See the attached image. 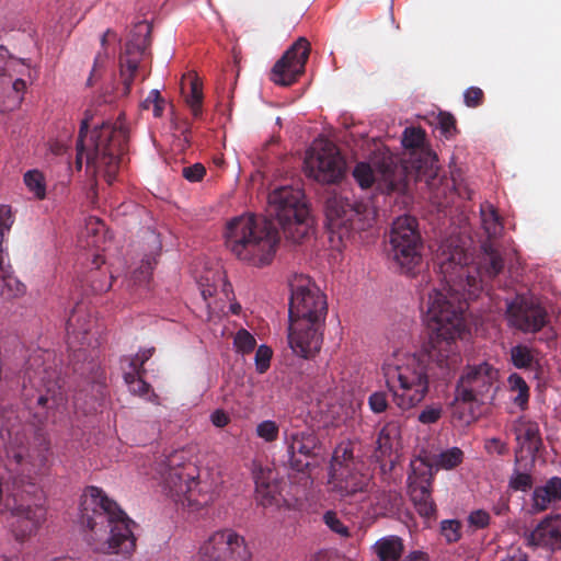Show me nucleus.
Returning <instances> with one entry per match:
<instances>
[{"label": "nucleus", "mask_w": 561, "mask_h": 561, "mask_svg": "<svg viewBox=\"0 0 561 561\" xmlns=\"http://www.w3.org/2000/svg\"><path fill=\"white\" fill-rule=\"evenodd\" d=\"M463 101L468 107H478L483 104L484 93L478 87H470L463 93Z\"/></svg>", "instance_id": "obj_52"}, {"label": "nucleus", "mask_w": 561, "mask_h": 561, "mask_svg": "<svg viewBox=\"0 0 561 561\" xmlns=\"http://www.w3.org/2000/svg\"><path fill=\"white\" fill-rule=\"evenodd\" d=\"M463 460V451L458 447H451L442 451L436 460V466L446 470L454 469Z\"/></svg>", "instance_id": "obj_40"}, {"label": "nucleus", "mask_w": 561, "mask_h": 561, "mask_svg": "<svg viewBox=\"0 0 561 561\" xmlns=\"http://www.w3.org/2000/svg\"><path fill=\"white\" fill-rule=\"evenodd\" d=\"M284 445L288 467L300 473L309 471L311 460L318 456L320 442L310 428L284 431Z\"/></svg>", "instance_id": "obj_16"}, {"label": "nucleus", "mask_w": 561, "mask_h": 561, "mask_svg": "<svg viewBox=\"0 0 561 561\" xmlns=\"http://www.w3.org/2000/svg\"><path fill=\"white\" fill-rule=\"evenodd\" d=\"M440 534L448 542H456L461 538V524L456 519H445L440 523Z\"/></svg>", "instance_id": "obj_49"}, {"label": "nucleus", "mask_w": 561, "mask_h": 561, "mask_svg": "<svg viewBox=\"0 0 561 561\" xmlns=\"http://www.w3.org/2000/svg\"><path fill=\"white\" fill-rule=\"evenodd\" d=\"M272 354L273 352L268 346H259L255 353V367L257 373L264 374L270 368Z\"/></svg>", "instance_id": "obj_51"}, {"label": "nucleus", "mask_w": 561, "mask_h": 561, "mask_svg": "<svg viewBox=\"0 0 561 561\" xmlns=\"http://www.w3.org/2000/svg\"><path fill=\"white\" fill-rule=\"evenodd\" d=\"M268 214L276 219L284 236L295 243L301 242L313 225L305 194L298 187L280 186L271 192Z\"/></svg>", "instance_id": "obj_9"}, {"label": "nucleus", "mask_w": 561, "mask_h": 561, "mask_svg": "<svg viewBox=\"0 0 561 561\" xmlns=\"http://www.w3.org/2000/svg\"><path fill=\"white\" fill-rule=\"evenodd\" d=\"M210 421L216 427L222 428L230 423V416L226 411L217 409L211 413Z\"/></svg>", "instance_id": "obj_59"}, {"label": "nucleus", "mask_w": 561, "mask_h": 561, "mask_svg": "<svg viewBox=\"0 0 561 561\" xmlns=\"http://www.w3.org/2000/svg\"><path fill=\"white\" fill-rule=\"evenodd\" d=\"M111 287V283L110 282H96V280H92V284H91V290L95 294H100V293H103V291H107Z\"/></svg>", "instance_id": "obj_62"}, {"label": "nucleus", "mask_w": 561, "mask_h": 561, "mask_svg": "<svg viewBox=\"0 0 561 561\" xmlns=\"http://www.w3.org/2000/svg\"><path fill=\"white\" fill-rule=\"evenodd\" d=\"M381 179L385 183L387 193L404 194L409 186L407 167L396 161H377Z\"/></svg>", "instance_id": "obj_25"}, {"label": "nucleus", "mask_w": 561, "mask_h": 561, "mask_svg": "<svg viewBox=\"0 0 561 561\" xmlns=\"http://www.w3.org/2000/svg\"><path fill=\"white\" fill-rule=\"evenodd\" d=\"M484 447L489 454H497L502 456L508 453L507 444L495 437L486 439Z\"/></svg>", "instance_id": "obj_58"}, {"label": "nucleus", "mask_w": 561, "mask_h": 561, "mask_svg": "<svg viewBox=\"0 0 561 561\" xmlns=\"http://www.w3.org/2000/svg\"><path fill=\"white\" fill-rule=\"evenodd\" d=\"M157 264V257L154 255H146L138 268L131 274V282L136 286L149 285L152 276V271Z\"/></svg>", "instance_id": "obj_35"}, {"label": "nucleus", "mask_w": 561, "mask_h": 561, "mask_svg": "<svg viewBox=\"0 0 561 561\" xmlns=\"http://www.w3.org/2000/svg\"><path fill=\"white\" fill-rule=\"evenodd\" d=\"M325 215L331 233L342 242L353 239L355 233L371 227L375 219L374 210L368 203L341 195L328 198Z\"/></svg>", "instance_id": "obj_10"}, {"label": "nucleus", "mask_w": 561, "mask_h": 561, "mask_svg": "<svg viewBox=\"0 0 561 561\" xmlns=\"http://www.w3.org/2000/svg\"><path fill=\"white\" fill-rule=\"evenodd\" d=\"M306 172L316 181L331 184L343 178L345 163L331 141L316 144L305 159Z\"/></svg>", "instance_id": "obj_14"}, {"label": "nucleus", "mask_w": 561, "mask_h": 561, "mask_svg": "<svg viewBox=\"0 0 561 561\" xmlns=\"http://www.w3.org/2000/svg\"><path fill=\"white\" fill-rule=\"evenodd\" d=\"M150 33L151 27L148 23H139L136 25L126 42L124 54L119 57L124 95H127L130 92L141 57L151 44Z\"/></svg>", "instance_id": "obj_17"}, {"label": "nucleus", "mask_w": 561, "mask_h": 561, "mask_svg": "<svg viewBox=\"0 0 561 561\" xmlns=\"http://www.w3.org/2000/svg\"><path fill=\"white\" fill-rule=\"evenodd\" d=\"M512 364L518 369H529L534 364V355L526 345H516L511 348L510 352Z\"/></svg>", "instance_id": "obj_38"}, {"label": "nucleus", "mask_w": 561, "mask_h": 561, "mask_svg": "<svg viewBox=\"0 0 561 561\" xmlns=\"http://www.w3.org/2000/svg\"><path fill=\"white\" fill-rule=\"evenodd\" d=\"M399 427L393 423L385 425L378 433L374 457L380 462L382 469H385L388 463L390 468L393 467L397 458L394 454L399 445Z\"/></svg>", "instance_id": "obj_23"}, {"label": "nucleus", "mask_w": 561, "mask_h": 561, "mask_svg": "<svg viewBox=\"0 0 561 561\" xmlns=\"http://www.w3.org/2000/svg\"><path fill=\"white\" fill-rule=\"evenodd\" d=\"M422 238L417 221L410 216L397 218L389 233V255L401 273L412 274L422 261Z\"/></svg>", "instance_id": "obj_12"}, {"label": "nucleus", "mask_w": 561, "mask_h": 561, "mask_svg": "<svg viewBox=\"0 0 561 561\" xmlns=\"http://www.w3.org/2000/svg\"><path fill=\"white\" fill-rule=\"evenodd\" d=\"M154 348H147L142 350L138 354H136L133 358L129 360V368L134 371L145 370L144 365L145 363L153 355Z\"/></svg>", "instance_id": "obj_56"}, {"label": "nucleus", "mask_w": 561, "mask_h": 561, "mask_svg": "<svg viewBox=\"0 0 561 561\" xmlns=\"http://www.w3.org/2000/svg\"><path fill=\"white\" fill-rule=\"evenodd\" d=\"M206 174V169L202 163H195L193 165L184 167L182 169V175L190 182H199Z\"/></svg>", "instance_id": "obj_54"}, {"label": "nucleus", "mask_w": 561, "mask_h": 561, "mask_svg": "<svg viewBox=\"0 0 561 561\" xmlns=\"http://www.w3.org/2000/svg\"><path fill=\"white\" fill-rule=\"evenodd\" d=\"M371 504L376 505L380 513H392L401 505V496L397 491L378 490L370 497Z\"/></svg>", "instance_id": "obj_32"}, {"label": "nucleus", "mask_w": 561, "mask_h": 561, "mask_svg": "<svg viewBox=\"0 0 561 561\" xmlns=\"http://www.w3.org/2000/svg\"><path fill=\"white\" fill-rule=\"evenodd\" d=\"M233 344L237 352L249 354L255 348L256 340L248 330L240 329L234 335Z\"/></svg>", "instance_id": "obj_45"}, {"label": "nucleus", "mask_w": 561, "mask_h": 561, "mask_svg": "<svg viewBox=\"0 0 561 561\" xmlns=\"http://www.w3.org/2000/svg\"><path fill=\"white\" fill-rule=\"evenodd\" d=\"M146 370H137L126 371L124 374V380L128 386V389L131 393L137 394L139 397H146L150 393L151 386L146 382L142 378Z\"/></svg>", "instance_id": "obj_36"}, {"label": "nucleus", "mask_w": 561, "mask_h": 561, "mask_svg": "<svg viewBox=\"0 0 561 561\" xmlns=\"http://www.w3.org/2000/svg\"><path fill=\"white\" fill-rule=\"evenodd\" d=\"M46 519L43 505H19L12 511L11 528L16 540L23 541L35 534Z\"/></svg>", "instance_id": "obj_21"}, {"label": "nucleus", "mask_w": 561, "mask_h": 561, "mask_svg": "<svg viewBox=\"0 0 561 561\" xmlns=\"http://www.w3.org/2000/svg\"><path fill=\"white\" fill-rule=\"evenodd\" d=\"M225 239L238 260L261 267L272 262L280 237L273 221L242 215L227 222Z\"/></svg>", "instance_id": "obj_7"}, {"label": "nucleus", "mask_w": 561, "mask_h": 561, "mask_svg": "<svg viewBox=\"0 0 561 561\" xmlns=\"http://www.w3.org/2000/svg\"><path fill=\"white\" fill-rule=\"evenodd\" d=\"M438 127L446 138H450L457 134L456 118L447 112H440L437 116Z\"/></svg>", "instance_id": "obj_50"}, {"label": "nucleus", "mask_w": 561, "mask_h": 561, "mask_svg": "<svg viewBox=\"0 0 561 561\" xmlns=\"http://www.w3.org/2000/svg\"><path fill=\"white\" fill-rule=\"evenodd\" d=\"M22 397L34 426L55 423L66 404L62 382L53 353L36 350L25 362Z\"/></svg>", "instance_id": "obj_4"}, {"label": "nucleus", "mask_w": 561, "mask_h": 561, "mask_svg": "<svg viewBox=\"0 0 561 561\" xmlns=\"http://www.w3.org/2000/svg\"><path fill=\"white\" fill-rule=\"evenodd\" d=\"M322 520L332 533L343 538L351 537L350 528L344 525L335 511L329 510L324 512Z\"/></svg>", "instance_id": "obj_42"}, {"label": "nucleus", "mask_w": 561, "mask_h": 561, "mask_svg": "<svg viewBox=\"0 0 561 561\" xmlns=\"http://www.w3.org/2000/svg\"><path fill=\"white\" fill-rule=\"evenodd\" d=\"M14 222V217L11 207L8 205H0V278L7 273L12 272L8 252L3 249L2 244L5 236L10 232Z\"/></svg>", "instance_id": "obj_28"}, {"label": "nucleus", "mask_w": 561, "mask_h": 561, "mask_svg": "<svg viewBox=\"0 0 561 561\" xmlns=\"http://www.w3.org/2000/svg\"><path fill=\"white\" fill-rule=\"evenodd\" d=\"M80 518L89 529L87 540L94 552L130 557L136 550V523L101 488L84 489Z\"/></svg>", "instance_id": "obj_2"}, {"label": "nucleus", "mask_w": 561, "mask_h": 561, "mask_svg": "<svg viewBox=\"0 0 561 561\" xmlns=\"http://www.w3.org/2000/svg\"><path fill=\"white\" fill-rule=\"evenodd\" d=\"M353 178L362 188H368L376 181V174L367 162H358L353 170Z\"/></svg>", "instance_id": "obj_41"}, {"label": "nucleus", "mask_w": 561, "mask_h": 561, "mask_svg": "<svg viewBox=\"0 0 561 561\" xmlns=\"http://www.w3.org/2000/svg\"><path fill=\"white\" fill-rule=\"evenodd\" d=\"M255 433L264 442L273 443L278 438L279 426L275 421L265 420L256 425Z\"/></svg>", "instance_id": "obj_46"}, {"label": "nucleus", "mask_w": 561, "mask_h": 561, "mask_svg": "<svg viewBox=\"0 0 561 561\" xmlns=\"http://www.w3.org/2000/svg\"><path fill=\"white\" fill-rule=\"evenodd\" d=\"M66 331L69 337L75 336L78 340L85 339L91 331V319L82 304L72 309L66 322Z\"/></svg>", "instance_id": "obj_27"}, {"label": "nucleus", "mask_w": 561, "mask_h": 561, "mask_svg": "<svg viewBox=\"0 0 561 561\" xmlns=\"http://www.w3.org/2000/svg\"><path fill=\"white\" fill-rule=\"evenodd\" d=\"M331 465H336V466H357L356 462L354 461V456H353V448L350 444H340L334 453H333V457H332V462Z\"/></svg>", "instance_id": "obj_48"}, {"label": "nucleus", "mask_w": 561, "mask_h": 561, "mask_svg": "<svg viewBox=\"0 0 561 561\" xmlns=\"http://www.w3.org/2000/svg\"><path fill=\"white\" fill-rule=\"evenodd\" d=\"M529 541L534 546L549 548L551 550L561 548V514L548 516L541 520L530 533Z\"/></svg>", "instance_id": "obj_24"}, {"label": "nucleus", "mask_w": 561, "mask_h": 561, "mask_svg": "<svg viewBox=\"0 0 561 561\" xmlns=\"http://www.w3.org/2000/svg\"><path fill=\"white\" fill-rule=\"evenodd\" d=\"M159 473L164 489L175 501H187L190 506H203L207 500L195 497V488L198 485L197 468L187 461L183 450H175L159 465Z\"/></svg>", "instance_id": "obj_11"}, {"label": "nucleus", "mask_w": 561, "mask_h": 561, "mask_svg": "<svg viewBox=\"0 0 561 561\" xmlns=\"http://www.w3.org/2000/svg\"><path fill=\"white\" fill-rule=\"evenodd\" d=\"M508 511H510V505H508L507 500L499 502L493 507L494 514L499 515V516L507 514Z\"/></svg>", "instance_id": "obj_63"}, {"label": "nucleus", "mask_w": 561, "mask_h": 561, "mask_svg": "<svg viewBox=\"0 0 561 561\" xmlns=\"http://www.w3.org/2000/svg\"><path fill=\"white\" fill-rule=\"evenodd\" d=\"M561 501V478L552 477L543 485L534 489L531 495V511L541 513Z\"/></svg>", "instance_id": "obj_26"}, {"label": "nucleus", "mask_w": 561, "mask_h": 561, "mask_svg": "<svg viewBox=\"0 0 561 561\" xmlns=\"http://www.w3.org/2000/svg\"><path fill=\"white\" fill-rule=\"evenodd\" d=\"M368 404L374 413H382L388 408L387 393L383 391H376L368 398Z\"/></svg>", "instance_id": "obj_53"}, {"label": "nucleus", "mask_w": 561, "mask_h": 561, "mask_svg": "<svg viewBox=\"0 0 561 561\" xmlns=\"http://www.w3.org/2000/svg\"><path fill=\"white\" fill-rule=\"evenodd\" d=\"M497 377V369L488 363L467 367L456 387L453 416L463 424L474 422L480 405L493 400Z\"/></svg>", "instance_id": "obj_8"}, {"label": "nucleus", "mask_w": 561, "mask_h": 561, "mask_svg": "<svg viewBox=\"0 0 561 561\" xmlns=\"http://www.w3.org/2000/svg\"><path fill=\"white\" fill-rule=\"evenodd\" d=\"M31 427L21 422L13 409L2 410L0 433L4 442V466L16 483L37 490L34 481L47 461L48 443L41 434H36V439L41 442L38 446L31 447Z\"/></svg>", "instance_id": "obj_6"}, {"label": "nucleus", "mask_w": 561, "mask_h": 561, "mask_svg": "<svg viewBox=\"0 0 561 561\" xmlns=\"http://www.w3.org/2000/svg\"><path fill=\"white\" fill-rule=\"evenodd\" d=\"M191 91L186 96V103L191 108V112L194 117H199L202 115V104H203V88L202 82L198 78H193L191 80Z\"/></svg>", "instance_id": "obj_39"}, {"label": "nucleus", "mask_w": 561, "mask_h": 561, "mask_svg": "<svg viewBox=\"0 0 561 561\" xmlns=\"http://www.w3.org/2000/svg\"><path fill=\"white\" fill-rule=\"evenodd\" d=\"M25 291V285L13 275V271L0 278V297L13 299L23 296Z\"/></svg>", "instance_id": "obj_33"}, {"label": "nucleus", "mask_w": 561, "mask_h": 561, "mask_svg": "<svg viewBox=\"0 0 561 561\" xmlns=\"http://www.w3.org/2000/svg\"><path fill=\"white\" fill-rule=\"evenodd\" d=\"M335 557V550L320 549L310 556L309 561H332Z\"/></svg>", "instance_id": "obj_60"}, {"label": "nucleus", "mask_w": 561, "mask_h": 561, "mask_svg": "<svg viewBox=\"0 0 561 561\" xmlns=\"http://www.w3.org/2000/svg\"><path fill=\"white\" fill-rule=\"evenodd\" d=\"M117 41V36L114 32H112L111 30H107L101 37V46H102V51H99L94 58V64H93V68H92V71H91V76L90 78L88 79V84L89 85H92V79L93 77L96 75V72L104 68L106 61L108 60L110 58V53L107 51V44L110 42H115Z\"/></svg>", "instance_id": "obj_37"}, {"label": "nucleus", "mask_w": 561, "mask_h": 561, "mask_svg": "<svg viewBox=\"0 0 561 561\" xmlns=\"http://www.w3.org/2000/svg\"><path fill=\"white\" fill-rule=\"evenodd\" d=\"M403 561H430V557L426 552L423 551H412L410 552Z\"/></svg>", "instance_id": "obj_61"}, {"label": "nucleus", "mask_w": 561, "mask_h": 561, "mask_svg": "<svg viewBox=\"0 0 561 561\" xmlns=\"http://www.w3.org/2000/svg\"><path fill=\"white\" fill-rule=\"evenodd\" d=\"M507 388L511 392L516 393V396L512 398L513 402L520 408V410H525L529 401V387L525 379L520 375L513 373L507 378Z\"/></svg>", "instance_id": "obj_31"}, {"label": "nucleus", "mask_w": 561, "mask_h": 561, "mask_svg": "<svg viewBox=\"0 0 561 561\" xmlns=\"http://www.w3.org/2000/svg\"><path fill=\"white\" fill-rule=\"evenodd\" d=\"M425 140V131L422 128H405L402 137V145L408 149L421 148Z\"/></svg>", "instance_id": "obj_47"}, {"label": "nucleus", "mask_w": 561, "mask_h": 561, "mask_svg": "<svg viewBox=\"0 0 561 561\" xmlns=\"http://www.w3.org/2000/svg\"><path fill=\"white\" fill-rule=\"evenodd\" d=\"M23 181L34 197L42 201L46 197V181L43 172L37 169L24 173Z\"/></svg>", "instance_id": "obj_34"}, {"label": "nucleus", "mask_w": 561, "mask_h": 561, "mask_svg": "<svg viewBox=\"0 0 561 561\" xmlns=\"http://www.w3.org/2000/svg\"><path fill=\"white\" fill-rule=\"evenodd\" d=\"M329 490L340 500L366 493L375 485L373 477L362 472L357 466H330Z\"/></svg>", "instance_id": "obj_18"}, {"label": "nucleus", "mask_w": 561, "mask_h": 561, "mask_svg": "<svg viewBox=\"0 0 561 561\" xmlns=\"http://www.w3.org/2000/svg\"><path fill=\"white\" fill-rule=\"evenodd\" d=\"M518 449L516 450V463L519 462L520 454L526 453L534 460L542 446L539 426L536 422L524 417L518 419L513 425Z\"/></svg>", "instance_id": "obj_22"}, {"label": "nucleus", "mask_w": 561, "mask_h": 561, "mask_svg": "<svg viewBox=\"0 0 561 561\" xmlns=\"http://www.w3.org/2000/svg\"><path fill=\"white\" fill-rule=\"evenodd\" d=\"M289 287V345L297 355L310 358L322 345L327 298L311 278L302 274L294 275Z\"/></svg>", "instance_id": "obj_3"}, {"label": "nucleus", "mask_w": 561, "mask_h": 561, "mask_svg": "<svg viewBox=\"0 0 561 561\" xmlns=\"http://www.w3.org/2000/svg\"><path fill=\"white\" fill-rule=\"evenodd\" d=\"M411 473L408 477L410 499L416 512L425 518L436 516V504L432 497L433 467L424 459L411 462Z\"/></svg>", "instance_id": "obj_15"}, {"label": "nucleus", "mask_w": 561, "mask_h": 561, "mask_svg": "<svg viewBox=\"0 0 561 561\" xmlns=\"http://www.w3.org/2000/svg\"><path fill=\"white\" fill-rule=\"evenodd\" d=\"M480 215L488 240L481 245L483 253L477 265L458 237L444 240L436 251L435 265L447 287L440 290L427 285L420 293L421 308L431 331L428 341L419 354L398 350L382 365L386 385L402 410L414 408L425 399L431 380L448 381L459 368L457 339L466 329V302L458 297L459 289L476 294L482 289L484 278L492 279L504 268V259L492 241L503 230L502 218L488 202L481 205Z\"/></svg>", "instance_id": "obj_1"}, {"label": "nucleus", "mask_w": 561, "mask_h": 561, "mask_svg": "<svg viewBox=\"0 0 561 561\" xmlns=\"http://www.w3.org/2000/svg\"><path fill=\"white\" fill-rule=\"evenodd\" d=\"M93 115L85 111L77 139V169L82 167L83 158L88 169L102 174L108 184L116 178L123 154L127 151L128 129L119 124L102 122L89 130Z\"/></svg>", "instance_id": "obj_5"}, {"label": "nucleus", "mask_w": 561, "mask_h": 561, "mask_svg": "<svg viewBox=\"0 0 561 561\" xmlns=\"http://www.w3.org/2000/svg\"><path fill=\"white\" fill-rule=\"evenodd\" d=\"M442 416V409L438 407H426L419 415V421L423 424L436 423Z\"/></svg>", "instance_id": "obj_57"}, {"label": "nucleus", "mask_w": 561, "mask_h": 561, "mask_svg": "<svg viewBox=\"0 0 561 561\" xmlns=\"http://www.w3.org/2000/svg\"><path fill=\"white\" fill-rule=\"evenodd\" d=\"M403 549V541L398 536L383 537L375 543V552L380 561H399Z\"/></svg>", "instance_id": "obj_29"}, {"label": "nucleus", "mask_w": 561, "mask_h": 561, "mask_svg": "<svg viewBox=\"0 0 561 561\" xmlns=\"http://www.w3.org/2000/svg\"><path fill=\"white\" fill-rule=\"evenodd\" d=\"M533 477L529 472H522L515 468L510 480L508 488L513 491L526 492L533 488Z\"/></svg>", "instance_id": "obj_44"}, {"label": "nucleus", "mask_w": 561, "mask_h": 561, "mask_svg": "<svg viewBox=\"0 0 561 561\" xmlns=\"http://www.w3.org/2000/svg\"><path fill=\"white\" fill-rule=\"evenodd\" d=\"M309 53L310 43L299 37L273 66L270 79L278 85H291L305 71Z\"/></svg>", "instance_id": "obj_19"}, {"label": "nucleus", "mask_w": 561, "mask_h": 561, "mask_svg": "<svg viewBox=\"0 0 561 561\" xmlns=\"http://www.w3.org/2000/svg\"><path fill=\"white\" fill-rule=\"evenodd\" d=\"M507 319L510 324L517 330L535 333L546 325L548 314L539 304L524 296H517L507 306Z\"/></svg>", "instance_id": "obj_20"}, {"label": "nucleus", "mask_w": 561, "mask_h": 561, "mask_svg": "<svg viewBox=\"0 0 561 561\" xmlns=\"http://www.w3.org/2000/svg\"><path fill=\"white\" fill-rule=\"evenodd\" d=\"M164 106L165 100L162 98L160 91L157 89L151 90L148 96L141 102V108H152L153 116L157 118L163 115Z\"/></svg>", "instance_id": "obj_43"}, {"label": "nucleus", "mask_w": 561, "mask_h": 561, "mask_svg": "<svg viewBox=\"0 0 561 561\" xmlns=\"http://www.w3.org/2000/svg\"><path fill=\"white\" fill-rule=\"evenodd\" d=\"M256 500L262 506L272 505L275 501L277 486L271 483L270 479L265 477V472L260 470L254 474Z\"/></svg>", "instance_id": "obj_30"}, {"label": "nucleus", "mask_w": 561, "mask_h": 561, "mask_svg": "<svg viewBox=\"0 0 561 561\" xmlns=\"http://www.w3.org/2000/svg\"><path fill=\"white\" fill-rule=\"evenodd\" d=\"M90 232H93V238L92 240H88L87 243H85V247H95V248H99V244L96 242V234L99 232V228L98 227H87V233L90 234Z\"/></svg>", "instance_id": "obj_64"}, {"label": "nucleus", "mask_w": 561, "mask_h": 561, "mask_svg": "<svg viewBox=\"0 0 561 561\" xmlns=\"http://www.w3.org/2000/svg\"><path fill=\"white\" fill-rule=\"evenodd\" d=\"M490 514L483 510L473 511L470 513L468 517L469 524L479 529L488 527L490 524Z\"/></svg>", "instance_id": "obj_55"}, {"label": "nucleus", "mask_w": 561, "mask_h": 561, "mask_svg": "<svg viewBox=\"0 0 561 561\" xmlns=\"http://www.w3.org/2000/svg\"><path fill=\"white\" fill-rule=\"evenodd\" d=\"M251 553L242 536L232 529L215 531L204 541L197 561H250Z\"/></svg>", "instance_id": "obj_13"}]
</instances>
